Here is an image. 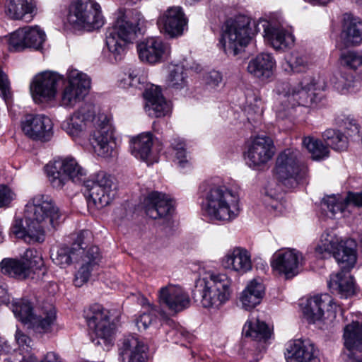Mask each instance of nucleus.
I'll return each mask as SVG.
<instances>
[{
    "label": "nucleus",
    "instance_id": "nucleus-49",
    "mask_svg": "<svg viewBox=\"0 0 362 362\" xmlns=\"http://www.w3.org/2000/svg\"><path fill=\"white\" fill-rule=\"evenodd\" d=\"M170 145L175 154V162L180 167L184 168L188 163L184 141L179 138L173 139Z\"/></svg>",
    "mask_w": 362,
    "mask_h": 362
},
{
    "label": "nucleus",
    "instance_id": "nucleus-28",
    "mask_svg": "<svg viewBox=\"0 0 362 362\" xmlns=\"http://www.w3.org/2000/svg\"><path fill=\"white\" fill-rule=\"evenodd\" d=\"M95 117L94 106L92 104H84L62 124V128L71 137L81 136L88 122H93Z\"/></svg>",
    "mask_w": 362,
    "mask_h": 362
},
{
    "label": "nucleus",
    "instance_id": "nucleus-64",
    "mask_svg": "<svg viewBox=\"0 0 362 362\" xmlns=\"http://www.w3.org/2000/svg\"><path fill=\"white\" fill-rule=\"evenodd\" d=\"M356 3L359 5H362V0H356Z\"/></svg>",
    "mask_w": 362,
    "mask_h": 362
},
{
    "label": "nucleus",
    "instance_id": "nucleus-14",
    "mask_svg": "<svg viewBox=\"0 0 362 362\" xmlns=\"http://www.w3.org/2000/svg\"><path fill=\"white\" fill-rule=\"evenodd\" d=\"M68 84L64 87L61 98V105L73 107L88 94L90 88V79L76 69H70L67 74Z\"/></svg>",
    "mask_w": 362,
    "mask_h": 362
},
{
    "label": "nucleus",
    "instance_id": "nucleus-53",
    "mask_svg": "<svg viewBox=\"0 0 362 362\" xmlns=\"http://www.w3.org/2000/svg\"><path fill=\"white\" fill-rule=\"evenodd\" d=\"M0 95L8 103L11 97L10 84L7 76L0 69Z\"/></svg>",
    "mask_w": 362,
    "mask_h": 362
},
{
    "label": "nucleus",
    "instance_id": "nucleus-41",
    "mask_svg": "<svg viewBox=\"0 0 362 362\" xmlns=\"http://www.w3.org/2000/svg\"><path fill=\"white\" fill-rule=\"evenodd\" d=\"M243 333L246 337H251L255 341L264 343L271 336L267 325L257 319L255 322L247 321L243 328Z\"/></svg>",
    "mask_w": 362,
    "mask_h": 362
},
{
    "label": "nucleus",
    "instance_id": "nucleus-39",
    "mask_svg": "<svg viewBox=\"0 0 362 362\" xmlns=\"http://www.w3.org/2000/svg\"><path fill=\"white\" fill-rule=\"evenodd\" d=\"M264 295V286L262 282L253 279L243 291L240 300L245 310L254 308L259 304Z\"/></svg>",
    "mask_w": 362,
    "mask_h": 362
},
{
    "label": "nucleus",
    "instance_id": "nucleus-45",
    "mask_svg": "<svg viewBox=\"0 0 362 362\" xmlns=\"http://www.w3.org/2000/svg\"><path fill=\"white\" fill-rule=\"evenodd\" d=\"M282 66L285 71L299 73L307 69L308 61L305 57L298 53H293L282 64Z\"/></svg>",
    "mask_w": 362,
    "mask_h": 362
},
{
    "label": "nucleus",
    "instance_id": "nucleus-62",
    "mask_svg": "<svg viewBox=\"0 0 362 362\" xmlns=\"http://www.w3.org/2000/svg\"><path fill=\"white\" fill-rule=\"evenodd\" d=\"M8 348L7 343H4V344H0V358H1V356H3V351H5V349Z\"/></svg>",
    "mask_w": 362,
    "mask_h": 362
},
{
    "label": "nucleus",
    "instance_id": "nucleus-63",
    "mask_svg": "<svg viewBox=\"0 0 362 362\" xmlns=\"http://www.w3.org/2000/svg\"><path fill=\"white\" fill-rule=\"evenodd\" d=\"M4 240V235L3 233L2 228L0 226V243H1Z\"/></svg>",
    "mask_w": 362,
    "mask_h": 362
},
{
    "label": "nucleus",
    "instance_id": "nucleus-23",
    "mask_svg": "<svg viewBox=\"0 0 362 362\" xmlns=\"http://www.w3.org/2000/svg\"><path fill=\"white\" fill-rule=\"evenodd\" d=\"M144 204L146 215L153 219L168 220L174 211L170 196L158 191L150 192L145 198Z\"/></svg>",
    "mask_w": 362,
    "mask_h": 362
},
{
    "label": "nucleus",
    "instance_id": "nucleus-55",
    "mask_svg": "<svg viewBox=\"0 0 362 362\" xmlns=\"http://www.w3.org/2000/svg\"><path fill=\"white\" fill-rule=\"evenodd\" d=\"M170 334L174 337L175 343L180 342L183 344L184 340L190 341L193 336L183 328H177L170 332Z\"/></svg>",
    "mask_w": 362,
    "mask_h": 362
},
{
    "label": "nucleus",
    "instance_id": "nucleus-4",
    "mask_svg": "<svg viewBox=\"0 0 362 362\" xmlns=\"http://www.w3.org/2000/svg\"><path fill=\"white\" fill-rule=\"evenodd\" d=\"M204 207L211 220L230 222L240 212L239 195L218 180L204 182L200 186Z\"/></svg>",
    "mask_w": 362,
    "mask_h": 362
},
{
    "label": "nucleus",
    "instance_id": "nucleus-24",
    "mask_svg": "<svg viewBox=\"0 0 362 362\" xmlns=\"http://www.w3.org/2000/svg\"><path fill=\"white\" fill-rule=\"evenodd\" d=\"M344 331V355L346 362H362V325L353 322Z\"/></svg>",
    "mask_w": 362,
    "mask_h": 362
},
{
    "label": "nucleus",
    "instance_id": "nucleus-59",
    "mask_svg": "<svg viewBox=\"0 0 362 362\" xmlns=\"http://www.w3.org/2000/svg\"><path fill=\"white\" fill-rule=\"evenodd\" d=\"M139 81V79L136 75L129 74L128 76L121 81V83H123V87L124 88L127 86H136Z\"/></svg>",
    "mask_w": 362,
    "mask_h": 362
},
{
    "label": "nucleus",
    "instance_id": "nucleus-21",
    "mask_svg": "<svg viewBox=\"0 0 362 362\" xmlns=\"http://www.w3.org/2000/svg\"><path fill=\"white\" fill-rule=\"evenodd\" d=\"M303 261L302 254L294 249L281 250L273 255L272 269L288 279L299 273V267Z\"/></svg>",
    "mask_w": 362,
    "mask_h": 362
},
{
    "label": "nucleus",
    "instance_id": "nucleus-20",
    "mask_svg": "<svg viewBox=\"0 0 362 362\" xmlns=\"http://www.w3.org/2000/svg\"><path fill=\"white\" fill-rule=\"evenodd\" d=\"M90 239V232L83 230L78 233L75 241L71 247L62 246L55 252L51 254L53 262L60 267H66L74 262L78 260L79 256L84 253Z\"/></svg>",
    "mask_w": 362,
    "mask_h": 362
},
{
    "label": "nucleus",
    "instance_id": "nucleus-17",
    "mask_svg": "<svg viewBox=\"0 0 362 362\" xmlns=\"http://www.w3.org/2000/svg\"><path fill=\"white\" fill-rule=\"evenodd\" d=\"M46 40L45 32L38 26L24 27L12 33L9 40V49L21 52L27 48L39 50Z\"/></svg>",
    "mask_w": 362,
    "mask_h": 362
},
{
    "label": "nucleus",
    "instance_id": "nucleus-46",
    "mask_svg": "<svg viewBox=\"0 0 362 362\" xmlns=\"http://www.w3.org/2000/svg\"><path fill=\"white\" fill-rule=\"evenodd\" d=\"M15 339L19 348L18 349H14L13 354L16 356L18 354L20 357H15L14 359L20 358L23 356H25V359L28 361L29 356H31L30 354L32 346L31 339L19 329L16 330Z\"/></svg>",
    "mask_w": 362,
    "mask_h": 362
},
{
    "label": "nucleus",
    "instance_id": "nucleus-29",
    "mask_svg": "<svg viewBox=\"0 0 362 362\" xmlns=\"http://www.w3.org/2000/svg\"><path fill=\"white\" fill-rule=\"evenodd\" d=\"M158 25L162 32L170 37H175L182 35L187 26V20L182 8L173 6L159 17Z\"/></svg>",
    "mask_w": 362,
    "mask_h": 362
},
{
    "label": "nucleus",
    "instance_id": "nucleus-61",
    "mask_svg": "<svg viewBox=\"0 0 362 362\" xmlns=\"http://www.w3.org/2000/svg\"><path fill=\"white\" fill-rule=\"evenodd\" d=\"M0 300L2 303L8 305L10 303L9 298L7 296V290L4 286H0Z\"/></svg>",
    "mask_w": 362,
    "mask_h": 362
},
{
    "label": "nucleus",
    "instance_id": "nucleus-13",
    "mask_svg": "<svg viewBox=\"0 0 362 362\" xmlns=\"http://www.w3.org/2000/svg\"><path fill=\"white\" fill-rule=\"evenodd\" d=\"M84 185L90 199L97 207L110 204L116 196L115 180L105 172H99L92 180L84 181Z\"/></svg>",
    "mask_w": 362,
    "mask_h": 362
},
{
    "label": "nucleus",
    "instance_id": "nucleus-11",
    "mask_svg": "<svg viewBox=\"0 0 362 362\" xmlns=\"http://www.w3.org/2000/svg\"><path fill=\"white\" fill-rule=\"evenodd\" d=\"M70 24L88 31L99 29L104 24L100 6L93 0H75L69 6Z\"/></svg>",
    "mask_w": 362,
    "mask_h": 362
},
{
    "label": "nucleus",
    "instance_id": "nucleus-33",
    "mask_svg": "<svg viewBox=\"0 0 362 362\" xmlns=\"http://www.w3.org/2000/svg\"><path fill=\"white\" fill-rule=\"evenodd\" d=\"M146 100L145 110L151 117L165 116L170 110V105L163 96L158 86L152 85L144 93Z\"/></svg>",
    "mask_w": 362,
    "mask_h": 362
},
{
    "label": "nucleus",
    "instance_id": "nucleus-37",
    "mask_svg": "<svg viewBox=\"0 0 362 362\" xmlns=\"http://www.w3.org/2000/svg\"><path fill=\"white\" fill-rule=\"evenodd\" d=\"M335 317V312L333 310L334 305L332 300L328 294L315 296L308 300L306 315L308 318L313 322L320 320L323 315L325 309Z\"/></svg>",
    "mask_w": 362,
    "mask_h": 362
},
{
    "label": "nucleus",
    "instance_id": "nucleus-10",
    "mask_svg": "<svg viewBox=\"0 0 362 362\" xmlns=\"http://www.w3.org/2000/svg\"><path fill=\"white\" fill-rule=\"evenodd\" d=\"M83 316L88 327L94 332L93 343L108 350L113 344L115 331V325L109 320V311L100 304H94L84 310Z\"/></svg>",
    "mask_w": 362,
    "mask_h": 362
},
{
    "label": "nucleus",
    "instance_id": "nucleus-1",
    "mask_svg": "<svg viewBox=\"0 0 362 362\" xmlns=\"http://www.w3.org/2000/svg\"><path fill=\"white\" fill-rule=\"evenodd\" d=\"M62 214L54 199L47 194H37L25 206L24 219L16 220L11 233L25 243H42L47 232H52L62 223Z\"/></svg>",
    "mask_w": 362,
    "mask_h": 362
},
{
    "label": "nucleus",
    "instance_id": "nucleus-6",
    "mask_svg": "<svg viewBox=\"0 0 362 362\" xmlns=\"http://www.w3.org/2000/svg\"><path fill=\"white\" fill-rule=\"evenodd\" d=\"M231 279L226 274L209 272L196 281L194 295L198 292L205 308L218 310L230 298Z\"/></svg>",
    "mask_w": 362,
    "mask_h": 362
},
{
    "label": "nucleus",
    "instance_id": "nucleus-58",
    "mask_svg": "<svg viewBox=\"0 0 362 362\" xmlns=\"http://www.w3.org/2000/svg\"><path fill=\"white\" fill-rule=\"evenodd\" d=\"M93 267L94 265H89L87 262H84L76 275V281L80 279L81 283L87 281L90 276V272Z\"/></svg>",
    "mask_w": 362,
    "mask_h": 362
},
{
    "label": "nucleus",
    "instance_id": "nucleus-52",
    "mask_svg": "<svg viewBox=\"0 0 362 362\" xmlns=\"http://www.w3.org/2000/svg\"><path fill=\"white\" fill-rule=\"evenodd\" d=\"M100 259L99 248L97 246L90 247L86 252V255L82 257L83 262H87L89 265H97Z\"/></svg>",
    "mask_w": 362,
    "mask_h": 362
},
{
    "label": "nucleus",
    "instance_id": "nucleus-27",
    "mask_svg": "<svg viewBox=\"0 0 362 362\" xmlns=\"http://www.w3.org/2000/svg\"><path fill=\"white\" fill-rule=\"evenodd\" d=\"M52 127L51 119L44 115H28L22 122L23 132L35 140H49L52 136Z\"/></svg>",
    "mask_w": 362,
    "mask_h": 362
},
{
    "label": "nucleus",
    "instance_id": "nucleus-43",
    "mask_svg": "<svg viewBox=\"0 0 362 362\" xmlns=\"http://www.w3.org/2000/svg\"><path fill=\"white\" fill-rule=\"evenodd\" d=\"M324 141L327 146H330L334 151H344L348 147V139L340 131L329 129L322 134Z\"/></svg>",
    "mask_w": 362,
    "mask_h": 362
},
{
    "label": "nucleus",
    "instance_id": "nucleus-26",
    "mask_svg": "<svg viewBox=\"0 0 362 362\" xmlns=\"http://www.w3.org/2000/svg\"><path fill=\"white\" fill-rule=\"evenodd\" d=\"M95 152L100 156H113L116 153L117 144L114 137V129L108 122H103L90 138Z\"/></svg>",
    "mask_w": 362,
    "mask_h": 362
},
{
    "label": "nucleus",
    "instance_id": "nucleus-47",
    "mask_svg": "<svg viewBox=\"0 0 362 362\" xmlns=\"http://www.w3.org/2000/svg\"><path fill=\"white\" fill-rule=\"evenodd\" d=\"M341 63L347 69L361 74L362 52H348L341 56Z\"/></svg>",
    "mask_w": 362,
    "mask_h": 362
},
{
    "label": "nucleus",
    "instance_id": "nucleus-18",
    "mask_svg": "<svg viewBox=\"0 0 362 362\" xmlns=\"http://www.w3.org/2000/svg\"><path fill=\"white\" fill-rule=\"evenodd\" d=\"M120 362H146L148 346L136 334L125 335L117 341Z\"/></svg>",
    "mask_w": 362,
    "mask_h": 362
},
{
    "label": "nucleus",
    "instance_id": "nucleus-40",
    "mask_svg": "<svg viewBox=\"0 0 362 362\" xmlns=\"http://www.w3.org/2000/svg\"><path fill=\"white\" fill-rule=\"evenodd\" d=\"M33 9L32 0H8L6 12L11 18L30 21Z\"/></svg>",
    "mask_w": 362,
    "mask_h": 362
},
{
    "label": "nucleus",
    "instance_id": "nucleus-8",
    "mask_svg": "<svg viewBox=\"0 0 362 362\" xmlns=\"http://www.w3.org/2000/svg\"><path fill=\"white\" fill-rule=\"evenodd\" d=\"M255 32V23L244 15L228 19L223 28L220 43L226 54L235 56L248 45Z\"/></svg>",
    "mask_w": 362,
    "mask_h": 362
},
{
    "label": "nucleus",
    "instance_id": "nucleus-25",
    "mask_svg": "<svg viewBox=\"0 0 362 362\" xmlns=\"http://www.w3.org/2000/svg\"><path fill=\"white\" fill-rule=\"evenodd\" d=\"M285 357L287 362H320L318 349L308 339L289 341Z\"/></svg>",
    "mask_w": 362,
    "mask_h": 362
},
{
    "label": "nucleus",
    "instance_id": "nucleus-19",
    "mask_svg": "<svg viewBox=\"0 0 362 362\" xmlns=\"http://www.w3.org/2000/svg\"><path fill=\"white\" fill-rule=\"evenodd\" d=\"M62 76L54 71H44L35 76L30 84V92L36 103H42L52 100L57 93L58 83Z\"/></svg>",
    "mask_w": 362,
    "mask_h": 362
},
{
    "label": "nucleus",
    "instance_id": "nucleus-36",
    "mask_svg": "<svg viewBox=\"0 0 362 362\" xmlns=\"http://www.w3.org/2000/svg\"><path fill=\"white\" fill-rule=\"evenodd\" d=\"M275 63L270 54L261 53L249 62L247 69L254 77L264 80L272 76Z\"/></svg>",
    "mask_w": 362,
    "mask_h": 362
},
{
    "label": "nucleus",
    "instance_id": "nucleus-60",
    "mask_svg": "<svg viewBox=\"0 0 362 362\" xmlns=\"http://www.w3.org/2000/svg\"><path fill=\"white\" fill-rule=\"evenodd\" d=\"M13 350L14 349H12L8 344V348H6L5 351H3V356H1V359H3L4 361H11L14 362V358L16 356L13 354ZM16 357H20V356L18 354Z\"/></svg>",
    "mask_w": 362,
    "mask_h": 362
},
{
    "label": "nucleus",
    "instance_id": "nucleus-50",
    "mask_svg": "<svg viewBox=\"0 0 362 362\" xmlns=\"http://www.w3.org/2000/svg\"><path fill=\"white\" fill-rule=\"evenodd\" d=\"M344 126L345 129L344 134H346L345 136H347V139L358 136L359 126L354 118L349 117L345 118L344 119Z\"/></svg>",
    "mask_w": 362,
    "mask_h": 362
},
{
    "label": "nucleus",
    "instance_id": "nucleus-3",
    "mask_svg": "<svg viewBox=\"0 0 362 362\" xmlns=\"http://www.w3.org/2000/svg\"><path fill=\"white\" fill-rule=\"evenodd\" d=\"M274 90L279 97V104L275 106L276 117L282 120L291 117L297 106H313L321 98V88L312 77L304 78L294 86L289 82L279 81Z\"/></svg>",
    "mask_w": 362,
    "mask_h": 362
},
{
    "label": "nucleus",
    "instance_id": "nucleus-2",
    "mask_svg": "<svg viewBox=\"0 0 362 362\" xmlns=\"http://www.w3.org/2000/svg\"><path fill=\"white\" fill-rule=\"evenodd\" d=\"M356 244L353 239L341 240L332 235L323 234L315 247V252L320 258L332 255L339 264L341 271L330 278L328 286L341 298H347L355 294L356 286L353 276L349 274L356 262Z\"/></svg>",
    "mask_w": 362,
    "mask_h": 362
},
{
    "label": "nucleus",
    "instance_id": "nucleus-51",
    "mask_svg": "<svg viewBox=\"0 0 362 362\" xmlns=\"http://www.w3.org/2000/svg\"><path fill=\"white\" fill-rule=\"evenodd\" d=\"M15 362H63L60 356L55 352H48L42 360L37 361L34 356H30L29 360L25 359V356H23L20 358H15Z\"/></svg>",
    "mask_w": 362,
    "mask_h": 362
},
{
    "label": "nucleus",
    "instance_id": "nucleus-5",
    "mask_svg": "<svg viewBox=\"0 0 362 362\" xmlns=\"http://www.w3.org/2000/svg\"><path fill=\"white\" fill-rule=\"evenodd\" d=\"M141 21L139 13L129 11L119 16L115 25L108 29L106 33V45L111 60L117 62L124 58L127 45L136 38Z\"/></svg>",
    "mask_w": 362,
    "mask_h": 362
},
{
    "label": "nucleus",
    "instance_id": "nucleus-57",
    "mask_svg": "<svg viewBox=\"0 0 362 362\" xmlns=\"http://www.w3.org/2000/svg\"><path fill=\"white\" fill-rule=\"evenodd\" d=\"M13 199V193L5 185L0 186V208L7 206Z\"/></svg>",
    "mask_w": 362,
    "mask_h": 362
},
{
    "label": "nucleus",
    "instance_id": "nucleus-7",
    "mask_svg": "<svg viewBox=\"0 0 362 362\" xmlns=\"http://www.w3.org/2000/svg\"><path fill=\"white\" fill-rule=\"evenodd\" d=\"M11 308L16 317L28 329L39 334L52 332L57 319L56 310L52 305L34 309L31 302L22 298L13 300Z\"/></svg>",
    "mask_w": 362,
    "mask_h": 362
},
{
    "label": "nucleus",
    "instance_id": "nucleus-35",
    "mask_svg": "<svg viewBox=\"0 0 362 362\" xmlns=\"http://www.w3.org/2000/svg\"><path fill=\"white\" fill-rule=\"evenodd\" d=\"M222 265L240 274L246 273L252 269L250 255L243 247H235L229 250L222 259Z\"/></svg>",
    "mask_w": 362,
    "mask_h": 362
},
{
    "label": "nucleus",
    "instance_id": "nucleus-32",
    "mask_svg": "<svg viewBox=\"0 0 362 362\" xmlns=\"http://www.w3.org/2000/svg\"><path fill=\"white\" fill-rule=\"evenodd\" d=\"M153 134L145 132L132 137L129 141V149L135 158L147 163L148 165L157 162L153 150Z\"/></svg>",
    "mask_w": 362,
    "mask_h": 362
},
{
    "label": "nucleus",
    "instance_id": "nucleus-56",
    "mask_svg": "<svg viewBox=\"0 0 362 362\" xmlns=\"http://www.w3.org/2000/svg\"><path fill=\"white\" fill-rule=\"evenodd\" d=\"M205 81L208 86L214 88L221 83L222 76L219 71L213 70L206 74Z\"/></svg>",
    "mask_w": 362,
    "mask_h": 362
},
{
    "label": "nucleus",
    "instance_id": "nucleus-44",
    "mask_svg": "<svg viewBox=\"0 0 362 362\" xmlns=\"http://www.w3.org/2000/svg\"><path fill=\"white\" fill-rule=\"evenodd\" d=\"M187 71L181 65H175L170 71L167 78L168 87L175 89H182L187 86Z\"/></svg>",
    "mask_w": 362,
    "mask_h": 362
},
{
    "label": "nucleus",
    "instance_id": "nucleus-9",
    "mask_svg": "<svg viewBox=\"0 0 362 362\" xmlns=\"http://www.w3.org/2000/svg\"><path fill=\"white\" fill-rule=\"evenodd\" d=\"M1 272L4 274L18 280L41 278L47 273L41 255L35 249H27L21 259L4 258L0 262Z\"/></svg>",
    "mask_w": 362,
    "mask_h": 362
},
{
    "label": "nucleus",
    "instance_id": "nucleus-54",
    "mask_svg": "<svg viewBox=\"0 0 362 362\" xmlns=\"http://www.w3.org/2000/svg\"><path fill=\"white\" fill-rule=\"evenodd\" d=\"M349 71V69H347L346 67L343 66L340 74V78L338 79L339 86H341L342 88L348 89L352 86V83L354 81L355 75L352 72L350 73Z\"/></svg>",
    "mask_w": 362,
    "mask_h": 362
},
{
    "label": "nucleus",
    "instance_id": "nucleus-38",
    "mask_svg": "<svg viewBox=\"0 0 362 362\" xmlns=\"http://www.w3.org/2000/svg\"><path fill=\"white\" fill-rule=\"evenodd\" d=\"M341 38L346 46L361 43L362 41V21L351 14H345Z\"/></svg>",
    "mask_w": 362,
    "mask_h": 362
},
{
    "label": "nucleus",
    "instance_id": "nucleus-31",
    "mask_svg": "<svg viewBox=\"0 0 362 362\" xmlns=\"http://www.w3.org/2000/svg\"><path fill=\"white\" fill-rule=\"evenodd\" d=\"M349 203L362 206V193L349 192L344 199H341L334 195L327 196L322 201L321 209L327 216L332 218L337 214H341Z\"/></svg>",
    "mask_w": 362,
    "mask_h": 362
},
{
    "label": "nucleus",
    "instance_id": "nucleus-34",
    "mask_svg": "<svg viewBox=\"0 0 362 362\" xmlns=\"http://www.w3.org/2000/svg\"><path fill=\"white\" fill-rule=\"evenodd\" d=\"M264 37L276 50H284L293 45V35L283 27L266 22Z\"/></svg>",
    "mask_w": 362,
    "mask_h": 362
},
{
    "label": "nucleus",
    "instance_id": "nucleus-22",
    "mask_svg": "<svg viewBox=\"0 0 362 362\" xmlns=\"http://www.w3.org/2000/svg\"><path fill=\"white\" fill-rule=\"evenodd\" d=\"M158 303L161 307L179 313L187 308L190 304L188 293L180 286L168 284L158 292Z\"/></svg>",
    "mask_w": 362,
    "mask_h": 362
},
{
    "label": "nucleus",
    "instance_id": "nucleus-16",
    "mask_svg": "<svg viewBox=\"0 0 362 362\" xmlns=\"http://www.w3.org/2000/svg\"><path fill=\"white\" fill-rule=\"evenodd\" d=\"M273 140L267 136L255 137L245 153L246 163L252 168L264 167L275 154Z\"/></svg>",
    "mask_w": 362,
    "mask_h": 362
},
{
    "label": "nucleus",
    "instance_id": "nucleus-30",
    "mask_svg": "<svg viewBox=\"0 0 362 362\" xmlns=\"http://www.w3.org/2000/svg\"><path fill=\"white\" fill-rule=\"evenodd\" d=\"M139 59L149 64L160 62L170 53L169 45L160 39L148 38L137 45Z\"/></svg>",
    "mask_w": 362,
    "mask_h": 362
},
{
    "label": "nucleus",
    "instance_id": "nucleus-48",
    "mask_svg": "<svg viewBox=\"0 0 362 362\" xmlns=\"http://www.w3.org/2000/svg\"><path fill=\"white\" fill-rule=\"evenodd\" d=\"M156 310L153 307H149L146 311H144L134 320L135 325L139 331L146 330L157 322Z\"/></svg>",
    "mask_w": 362,
    "mask_h": 362
},
{
    "label": "nucleus",
    "instance_id": "nucleus-15",
    "mask_svg": "<svg viewBox=\"0 0 362 362\" xmlns=\"http://www.w3.org/2000/svg\"><path fill=\"white\" fill-rule=\"evenodd\" d=\"M300 153L293 148H287L279 153L276 160L275 173L284 185L292 187L297 184L300 171Z\"/></svg>",
    "mask_w": 362,
    "mask_h": 362
},
{
    "label": "nucleus",
    "instance_id": "nucleus-12",
    "mask_svg": "<svg viewBox=\"0 0 362 362\" xmlns=\"http://www.w3.org/2000/svg\"><path fill=\"white\" fill-rule=\"evenodd\" d=\"M45 170L51 185L57 189L62 188L69 180L83 181L86 175V170L71 156L56 159L45 166Z\"/></svg>",
    "mask_w": 362,
    "mask_h": 362
},
{
    "label": "nucleus",
    "instance_id": "nucleus-42",
    "mask_svg": "<svg viewBox=\"0 0 362 362\" xmlns=\"http://www.w3.org/2000/svg\"><path fill=\"white\" fill-rule=\"evenodd\" d=\"M303 145L310 153L312 158L316 160L325 159L329 156V150L328 146L317 139L308 136L303 140Z\"/></svg>",
    "mask_w": 362,
    "mask_h": 362
}]
</instances>
